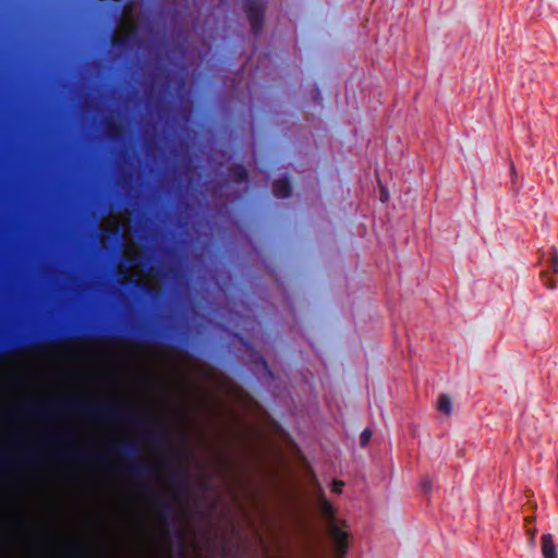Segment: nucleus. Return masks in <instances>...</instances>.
<instances>
[{"label":"nucleus","instance_id":"f257e3e1","mask_svg":"<svg viewBox=\"0 0 558 558\" xmlns=\"http://www.w3.org/2000/svg\"><path fill=\"white\" fill-rule=\"evenodd\" d=\"M62 414H71L100 423H128L138 429L148 430L151 439L156 442H163L165 440V435L157 428L154 417L117 403H100L75 398L40 400L15 409L0 411V418L10 416L43 420Z\"/></svg>","mask_w":558,"mask_h":558},{"label":"nucleus","instance_id":"f03ea898","mask_svg":"<svg viewBox=\"0 0 558 558\" xmlns=\"http://www.w3.org/2000/svg\"><path fill=\"white\" fill-rule=\"evenodd\" d=\"M110 451L129 458L125 465L120 470V473L128 478L141 482L153 475L154 469L150 464L133 458L141 452L138 444L134 441L113 442L110 446Z\"/></svg>","mask_w":558,"mask_h":558},{"label":"nucleus","instance_id":"7ed1b4c3","mask_svg":"<svg viewBox=\"0 0 558 558\" xmlns=\"http://www.w3.org/2000/svg\"><path fill=\"white\" fill-rule=\"evenodd\" d=\"M318 509L328 525V534L335 544V551L337 558H344L349 549L348 537L349 533L338 525L336 519L335 507L326 499L323 492H320L318 500Z\"/></svg>","mask_w":558,"mask_h":558},{"label":"nucleus","instance_id":"20e7f679","mask_svg":"<svg viewBox=\"0 0 558 558\" xmlns=\"http://www.w3.org/2000/svg\"><path fill=\"white\" fill-rule=\"evenodd\" d=\"M56 457L69 462H90L97 465H104L107 462V456L101 452H87L77 448H63L56 451Z\"/></svg>","mask_w":558,"mask_h":558},{"label":"nucleus","instance_id":"39448f33","mask_svg":"<svg viewBox=\"0 0 558 558\" xmlns=\"http://www.w3.org/2000/svg\"><path fill=\"white\" fill-rule=\"evenodd\" d=\"M242 7L246 13L254 35L258 36L264 26L265 0H244Z\"/></svg>","mask_w":558,"mask_h":558},{"label":"nucleus","instance_id":"423d86ee","mask_svg":"<svg viewBox=\"0 0 558 558\" xmlns=\"http://www.w3.org/2000/svg\"><path fill=\"white\" fill-rule=\"evenodd\" d=\"M166 464L171 468L170 472V483L175 488L179 494H186L190 490L191 483L189 477V471L186 466L178 465L172 466V462L170 460L166 461Z\"/></svg>","mask_w":558,"mask_h":558},{"label":"nucleus","instance_id":"0eeeda50","mask_svg":"<svg viewBox=\"0 0 558 558\" xmlns=\"http://www.w3.org/2000/svg\"><path fill=\"white\" fill-rule=\"evenodd\" d=\"M151 499L155 504V512L157 517L167 525H169V519L173 515V504L162 497L159 494H151Z\"/></svg>","mask_w":558,"mask_h":558},{"label":"nucleus","instance_id":"6e6552de","mask_svg":"<svg viewBox=\"0 0 558 558\" xmlns=\"http://www.w3.org/2000/svg\"><path fill=\"white\" fill-rule=\"evenodd\" d=\"M138 41V33L136 27L131 28L125 35H112L110 43L111 46L120 51H126L136 45Z\"/></svg>","mask_w":558,"mask_h":558},{"label":"nucleus","instance_id":"1a4fd4ad","mask_svg":"<svg viewBox=\"0 0 558 558\" xmlns=\"http://www.w3.org/2000/svg\"><path fill=\"white\" fill-rule=\"evenodd\" d=\"M558 274V251L555 247L550 248V256L547 260V269L542 271L544 284L549 289L556 288V282L551 278H547L548 272Z\"/></svg>","mask_w":558,"mask_h":558},{"label":"nucleus","instance_id":"9d476101","mask_svg":"<svg viewBox=\"0 0 558 558\" xmlns=\"http://www.w3.org/2000/svg\"><path fill=\"white\" fill-rule=\"evenodd\" d=\"M120 276H122L123 279L126 280L128 284L137 288L138 290L146 293L147 295H155L157 292L156 289L154 287L149 286L148 283L135 280L133 275L130 272V270L128 268L121 270Z\"/></svg>","mask_w":558,"mask_h":558},{"label":"nucleus","instance_id":"9b49d317","mask_svg":"<svg viewBox=\"0 0 558 558\" xmlns=\"http://www.w3.org/2000/svg\"><path fill=\"white\" fill-rule=\"evenodd\" d=\"M541 549L544 558H557V547L551 534L542 535Z\"/></svg>","mask_w":558,"mask_h":558},{"label":"nucleus","instance_id":"f8f14e48","mask_svg":"<svg viewBox=\"0 0 558 558\" xmlns=\"http://www.w3.org/2000/svg\"><path fill=\"white\" fill-rule=\"evenodd\" d=\"M272 192L277 197L286 198L290 196L292 186L288 178H281L274 182Z\"/></svg>","mask_w":558,"mask_h":558},{"label":"nucleus","instance_id":"ddd939ff","mask_svg":"<svg viewBox=\"0 0 558 558\" xmlns=\"http://www.w3.org/2000/svg\"><path fill=\"white\" fill-rule=\"evenodd\" d=\"M229 174L236 183L246 182L248 179V172L243 165H233L230 167Z\"/></svg>","mask_w":558,"mask_h":558},{"label":"nucleus","instance_id":"4468645a","mask_svg":"<svg viewBox=\"0 0 558 558\" xmlns=\"http://www.w3.org/2000/svg\"><path fill=\"white\" fill-rule=\"evenodd\" d=\"M106 135L110 140H118L123 131V128L120 123L114 120H107L105 124Z\"/></svg>","mask_w":558,"mask_h":558},{"label":"nucleus","instance_id":"2eb2a0df","mask_svg":"<svg viewBox=\"0 0 558 558\" xmlns=\"http://www.w3.org/2000/svg\"><path fill=\"white\" fill-rule=\"evenodd\" d=\"M21 465V462H17L4 453L0 452V469L3 471H11L15 470L17 466Z\"/></svg>","mask_w":558,"mask_h":558},{"label":"nucleus","instance_id":"dca6fc26","mask_svg":"<svg viewBox=\"0 0 558 558\" xmlns=\"http://www.w3.org/2000/svg\"><path fill=\"white\" fill-rule=\"evenodd\" d=\"M451 399L449 396L447 395H441L439 398H438V403H437V407H438V410L442 413H445L446 415H449L451 413Z\"/></svg>","mask_w":558,"mask_h":558},{"label":"nucleus","instance_id":"f3484780","mask_svg":"<svg viewBox=\"0 0 558 558\" xmlns=\"http://www.w3.org/2000/svg\"><path fill=\"white\" fill-rule=\"evenodd\" d=\"M371 437H372V430L369 428H365L360 436L361 446L365 447L369 442Z\"/></svg>","mask_w":558,"mask_h":558},{"label":"nucleus","instance_id":"a211bd4d","mask_svg":"<svg viewBox=\"0 0 558 558\" xmlns=\"http://www.w3.org/2000/svg\"><path fill=\"white\" fill-rule=\"evenodd\" d=\"M343 485H344L343 482L335 480L331 484V490L333 493L339 494V493H341Z\"/></svg>","mask_w":558,"mask_h":558},{"label":"nucleus","instance_id":"6ab92c4d","mask_svg":"<svg viewBox=\"0 0 558 558\" xmlns=\"http://www.w3.org/2000/svg\"><path fill=\"white\" fill-rule=\"evenodd\" d=\"M421 486L425 493H428L432 489V482L428 478H424Z\"/></svg>","mask_w":558,"mask_h":558},{"label":"nucleus","instance_id":"aec40b11","mask_svg":"<svg viewBox=\"0 0 558 558\" xmlns=\"http://www.w3.org/2000/svg\"><path fill=\"white\" fill-rule=\"evenodd\" d=\"M56 437L61 440H70L71 439V435L68 432L59 433L56 435Z\"/></svg>","mask_w":558,"mask_h":558},{"label":"nucleus","instance_id":"412c9836","mask_svg":"<svg viewBox=\"0 0 558 558\" xmlns=\"http://www.w3.org/2000/svg\"><path fill=\"white\" fill-rule=\"evenodd\" d=\"M27 462H29V463H37V462H39V459H38V457H37V454H36V453H32V454L28 457Z\"/></svg>","mask_w":558,"mask_h":558},{"label":"nucleus","instance_id":"4be33fe9","mask_svg":"<svg viewBox=\"0 0 558 558\" xmlns=\"http://www.w3.org/2000/svg\"><path fill=\"white\" fill-rule=\"evenodd\" d=\"M387 198H388V193H387V191H385L384 189H381V191H380V201H381V202H386V201H387Z\"/></svg>","mask_w":558,"mask_h":558},{"label":"nucleus","instance_id":"5701e85b","mask_svg":"<svg viewBox=\"0 0 558 558\" xmlns=\"http://www.w3.org/2000/svg\"><path fill=\"white\" fill-rule=\"evenodd\" d=\"M50 343L46 342V343H38L36 345H34L33 348H44V347H48ZM32 347H25V349H31Z\"/></svg>","mask_w":558,"mask_h":558},{"label":"nucleus","instance_id":"b1692460","mask_svg":"<svg viewBox=\"0 0 558 558\" xmlns=\"http://www.w3.org/2000/svg\"><path fill=\"white\" fill-rule=\"evenodd\" d=\"M12 352H13L12 350H5V351H3V355L11 354Z\"/></svg>","mask_w":558,"mask_h":558},{"label":"nucleus","instance_id":"393cba45","mask_svg":"<svg viewBox=\"0 0 558 558\" xmlns=\"http://www.w3.org/2000/svg\"><path fill=\"white\" fill-rule=\"evenodd\" d=\"M173 350L180 352V351H182V348L181 347H173Z\"/></svg>","mask_w":558,"mask_h":558},{"label":"nucleus","instance_id":"a878e982","mask_svg":"<svg viewBox=\"0 0 558 558\" xmlns=\"http://www.w3.org/2000/svg\"><path fill=\"white\" fill-rule=\"evenodd\" d=\"M178 558H186L184 554L180 553Z\"/></svg>","mask_w":558,"mask_h":558},{"label":"nucleus","instance_id":"bb28decb","mask_svg":"<svg viewBox=\"0 0 558 558\" xmlns=\"http://www.w3.org/2000/svg\"><path fill=\"white\" fill-rule=\"evenodd\" d=\"M341 525H342L343 527H347V522H345V521H342V522H341Z\"/></svg>","mask_w":558,"mask_h":558}]
</instances>
